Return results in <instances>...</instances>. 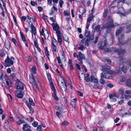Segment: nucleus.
Instances as JSON below:
<instances>
[{
    "mask_svg": "<svg viewBox=\"0 0 131 131\" xmlns=\"http://www.w3.org/2000/svg\"><path fill=\"white\" fill-rule=\"evenodd\" d=\"M10 76L13 79L15 78V75L14 73H11L10 74Z\"/></svg>",
    "mask_w": 131,
    "mask_h": 131,
    "instance_id": "obj_56",
    "label": "nucleus"
},
{
    "mask_svg": "<svg viewBox=\"0 0 131 131\" xmlns=\"http://www.w3.org/2000/svg\"><path fill=\"white\" fill-rule=\"evenodd\" d=\"M61 88L62 91H65L66 90H67V87L66 83H64V84H62Z\"/></svg>",
    "mask_w": 131,
    "mask_h": 131,
    "instance_id": "obj_26",
    "label": "nucleus"
},
{
    "mask_svg": "<svg viewBox=\"0 0 131 131\" xmlns=\"http://www.w3.org/2000/svg\"><path fill=\"white\" fill-rule=\"evenodd\" d=\"M100 25H99L95 27V30L96 31L99 32L100 33L101 32V30L100 29Z\"/></svg>",
    "mask_w": 131,
    "mask_h": 131,
    "instance_id": "obj_29",
    "label": "nucleus"
},
{
    "mask_svg": "<svg viewBox=\"0 0 131 131\" xmlns=\"http://www.w3.org/2000/svg\"><path fill=\"white\" fill-rule=\"evenodd\" d=\"M108 12L107 10H106L105 11L104 13L103 14V17L104 18L106 17V16L107 15V13Z\"/></svg>",
    "mask_w": 131,
    "mask_h": 131,
    "instance_id": "obj_52",
    "label": "nucleus"
},
{
    "mask_svg": "<svg viewBox=\"0 0 131 131\" xmlns=\"http://www.w3.org/2000/svg\"><path fill=\"white\" fill-rule=\"evenodd\" d=\"M78 60H79V61H80V62L79 63L80 64H82L83 63H82V59H81L80 58H79L78 57Z\"/></svg>",
    "mask_w": 131,
    "mask_h": 131,
    "instance_id": "obj_62",
    "label": "nucleus"
},
{
    "mask_svg": "<svg viewBox=\"0 0 131 131\" xmlns=\"http://www.w3.org/2000/svg\"><path fill=\"white\" fill-rule=\"evenodd\" d=\"M102 69L103 72L101 74V78H108L107 75L110 74L111 73L110 67L107 66H102Z\"/></svg>",
    "mask_w": 131,
    "mask_h": 131,
    "instance_id": "obj_2",
    "label": "nucleus"
},
{
    "mask_svg": "<svg viewBox=\"0 0 131 131\" xmlns=\"http://www.w3.org/2000/svg\"><path fill=\"white\" fill-rule=\"evenodd\" d=\"M32 125L34 127H36L38 125V123L37 122L35 121L32 123Z\"/></svg>",
    "mask_w": 131,
    "mask_h": 131,
    "instance_id": "obj_42",
    "label": "nucleus"
},
{
    "mask_svg": "<svg viewBox=\"0 0 131 131\" xmlns=\"http://www.w3.org/2000/svg\"><path fill=\"white\" fill-rule=\"evenodd\" d=\"M119 62H120V64H123V63L125 64V62H124V59L123 57H121V58L119 59Z\"/></svg>",
    "mask_w": 131,
    "mask_h": 131,
    "instance_id": "obj_34",
    "label": "nucleus"
},
{
    "mask_svg": "<svg viewBox=\"0 0 131 131\" xmlns=\"http://www.w3.org/2000/svg\"><path fill=\"white\" fill-rule=\"evenodd\" d=\"M64 40L68 42H69V39L67 37L65 38L64 37H63Z\"/></svg>",
    "mask_w": 131,
    "mask_h": 131,
    "instance_id": "obj_64",
    "label": "nucleus"
},
{
    "mask_svg": "<svg viewBox=\"0 0 131 131\" xmlns=\"http://www.w3.org/2000/svg\"><path fill=\"white\" fill-rule=\"evenodd\" d=\"M64 13L66 15L68 16L69 14L67 11H64Z\"/></svg>",
    "mask_w": 131,
    "mask_h": 131,
    "instance_id": "obj_57",
    "label": "nucleus"
},
{
    "mask_svg": "<svg viewBox=\"0 0 131 131\" xmlns=\"http://www.w3.org/2000/svg\"><path fill=\"white\" fill-rule=\"evenodd\" d=\"M122 30V29L120 27L116 31V36H118L119 34L121 33Z\"/></svg>",
    "mask_w": 131,
    "mask_h": 131,
    "instance_id": "obj_24",
    "label": "nucleus"
},
{
    "mask_svg": "<svg viewBox=\"0 0 131 131\" xmlns=\"http://www.w3.org/2000/svg\"><path fill=\"white\" fill-rule=\"evenodd\" d=\"M107 86L110 88H112L113 86V84H107Z\"/></svg>",
    "mask_w": 131,
    "mask_h": 131,
    "instance_id": "obj_60",
    "label": "nucleus"
},
{
    "mask_svg": "<svg viewBox=\"0 0 131 131\" xmlns=\"http://www.w3.org/2000/svg\"><path fill=\"white\" fill-rule=\"evenodd\" d=\"M102 43L101 42H100L98 44V48L100 49L101 50H103L104 49V47L101 46Z\"/></svg>",
    "mask_w": 131,
    "mask_h": 131,
    "instance_id": "obj_30",
    "label": "nucleus"
},
{
    "mask_svg": "<svg viewBox=\"0 0 131 131\" xmlns=\"http://www.w3.org/2000/svg\"><path fill=\"white\" fill-rule=\"evenodd\" d=\"M52 25L53 30L56 31V34H60L59 27L57 23H53L52 24Z\"/></svg>",
    "mask_w": 131,
    "mask_h": 131,
    "instance_id": "obj_6",
    "label": "nucleus"
},
{
    "mask_svg": "<svg viewBox=\"0 0 131 131\" xmlns=\"http://www.w3.org/2000/svg\"><path fill=\"white\" fill-rule=\"evenodd\" d=\"M107 44V41L105 39L104 41L103 45V46L104 47V48H106Z\"/></svg>",
    "mask_w": 131,
    "mask_h": 131,
    "instance_id": "obj_39",
    "label": "nucleus"
},
{
    "mask_svg": "<svg viewBox=\"0 0 131 131\" xmlns=\"http://www.w3.org/2000/svg\"><path fill=\"white\" fill-rule=\"evenodd\" d=\"M20 36L22 38V39L23 40V41L24 42H25L26 41L25 39V37L23 35V34H22L21 32H20Z\"/></svg>",
    "mask_w": 131,
    "mask_h": 131,
    "instance_id": "obj_37",
    "label": "nucleus"
},
{
    "mask_svg": "<svg viewBox=\"0 0 131 131\" xmlns=\"http://www.w3.org/2000/svg\"><path fill=\"white\" fill-rule=\"evenodd\" d=\"M6 81L7 86L9 88L11 87L12 86V83L10 80L8 79Z\"/></svg>",
    "mask_w": 131,
    "mask_h": 131,
    "instance_id": "obj_18",
    "label": "nucleus"
},
{
    "mask_svg": "<svg viewBox=\"0 0 131 131\" xmlns=\"http://www.w3.org/2000/svg\"><path fill=\"white\" fill-rule=\"evenodd\" d=\"M15 87L16 89H19L21 91L23 90L24 89L23 84L18 80H17L15 84Z\"/></svg>",
    "mask_w": 131,
    "mask_h": 131,
    "instance_id": "obj_5",
    "label": "nucleus"
},
{
    "mask_svg": "<svg viewBox=\"0 0 131 131\" xmlns=\"http://www.w3.org/2000/svg\"><path fill=\"white\" fill-rule=\"evenodd\" d=\"M29 81L30 83L32 84L35 87H36L37 85H36V83L35 82V80L34 78L33 77L32 75H31V77L30 76L29 78Z\"/></svg>",
    "mask_w": 131,
    "mask_h": 131,
    "instance_id": "obj_10",
    "label": "nucleus"
},
{
    "mask_svg": "<svg viewBox=\"0 0 131 131\" xmlns=\"http://www.w3.org/2000/svg\"><path fill=\"white\" fill-rule=\"evenodd\" d=\"M131 91L129 90H126L125 91V93L127 94H130Z\"/></svg>",
    "mask_w": 131,
    "mask_h": 131,
    "instance_id": "obj_51",
    "label": "nucleus"
},
{
    "mask_svg": "<svg viewBox=\"0 0 131 131\" xmlns=\"http://www.w3.org/2000/svg\"><path fill=\"white\" fill-rule=\"evenodd\" d=\"M114 51L117 52V53L118 55L122 54L125 53L126 52V51L125 50L122 49H115L114 50Z\"/></svg>",
    "mask_w": 131,
    "mask_h": 131,
    "instance_id": "obj_9",
    "label": "nucleus"
},
{
    "mask_svg": "<svg viewBox=\"0 0 131 131\" xmlns=\"http://www.w3.org/2000/svg\"><path fill=\"white\" fill-rule=\"evenodd\" d=\"M26 105H27V106L28 107V108H29V109L30 110V112H32L33 111V109H32V107L31 106V105H29V104H28V102L27 101H26L25 102Z\"/></svg>",
    "mask_w": 131,
    "mask_h": 131,
    "instance_id": "obj_22",
    "label": "nucleus"
},
{
    "mask_svg": "<svg viewBox=\"0 0 131 131\" xmlns=\"http://www.w3.org/2000/svg\"><path fill=\"white\" fill-rule=\"evenodd\" d=\"M78 57L79 58L85 60V59L83 54H82L80 52H79Z\"/></svg>",
    "mask_w": 131,
    "mask_h": 131,
    "instance_id": "obj_19",
    "label": "nucleus"
},
{
    "mask_svg": "<svg viewBox=\"0 0 131 131\" xmlns=\"http://www.w3.org/2000/svg\"><path fill=\"white\" fill-rule=\"evenodd\" d=\"M55 108L56 110L57 111V112H59L61 113L63 111V110L62 108H60L58 106H56L55 107Z\"/></svg>",
    "mask_w": 131,
    "mask_h": 131,
    "instance_id": "obj_25",
    "label": "nucleus"
},
{
    "mask_svg": "<svg viewBox=\"0 0 131 131\" xmlns=\"http://www.w3.org/2000/svg\"><path fill=\"white\" fill-rule=\"evenodd\" d=\"M125 89L123 88H120L119 90V93L121 94H124L125 92H124Z\"/></svg>",
    "mask_w": 131,
    "mask_h": 131,
    "instance_id": "obj_23",
    "label": "nucleus"
},
{
    "mask_svg": "<svg viewBox=\"0 0 131 131\" xmlns=\"http://www.w3.org/2000/svg\"><path fill=\"white\" fill-rule=\"evenodd\" d=\"M25 123L24 120L20 119L18 120L17 122V124L18 125H20L21 124L23 123Z\"/></svg>",
    "mask_w": 131,
    "mask_h": 131,
    "instance_id": "obj_27",
    "label": "nucleus"
},
{
    "mask_svg": "<svg viewBox=\"0 0 131 131\" xmlns=\"http://www.w3.org/2000/svg\"><path fill=\"white\" fill-rule=\"evenodd\" d=\"M100 82L102 84H104L105 83V81L102 78L100 79Z\"/></svg>",
    "mask_w": 131,
    "mask_h": 131,
    "instance_id": "obj_47",
    "label": "nucleus"
},
{
    "mask_svg": "<svg viewBox=\"0 0 131 131\" xmlns=\"http://www.w3.org/2000/svg\"><path fill=\"white\" fill-rule=\"evenodd\" d=\"M93 16H90L87 19V22L88 23H90V21H91L92 19L93 18Z\"/></svg>",
    "mask_w": 131,
    "mask_h": 131,
    "instance_id": "obj_40",
    "label": "nucleus"
},
{
    "mask_svg": "<svg viewBox=\"0 0 131 131\" xmlns=\"http://www.w3.org/2000/svg\"><path fill=\"white\" fill-rule=\"evenodd\" d=\"M0 75V79L3 81V83L5 81H6L8 79L7 75L5 74H4L2 72L1 73Z\"/></svg>",
    "mask_w": 131,
    "mask_h": 131,
    "instance_id": "obj_8",
    "label": "nucleus"
},
{
    "mask_svg": "<svg viewBox=\"0 0 131 131\" xmlns=\"http://www.w3.org/2000/svg\"><path fill=\"white\" fill-rule=\"evenodd\" d=\"M63 3V2L61 0H60L59 2V4L60 5V6L61 7H62V5Z\"/></svg>",
    "mask_w": 131,
    "mask_h": 131,
    "instance_id": "obj_48",
    "label": "nucleus"
},
{
    "mask_svg": "<svg viewBox=\"0 0 131 131\" xmlns=\"http://www.w3.org/2000/svg\"><path fill=\"white\" fill-rule=\"evenodd\" d=\"M7 72L8 73H10L11 72V71L10 68H8L7 70Z\"/></svg>",
    "mask_w": 131,
    "mask_h": 131,
    "instance_id": "obj_58",
    "label": "nucleus"
},
{
    "mask_svg": "<svg viewBox=\"0 0 131 131\" xmlns=\"http://www.w3.org/2000/svg\"><path fill=\"white\" fill-rule=\"evenodd\" d=\"M125 84L127 86L130 87L131 86V79H129L126 82Z\"/></svg>",
    "mask_w": 131,
    "mask_h": 131,
    "instance_id": "obj_17",
    "label": "nucleus"
},
{
    "mask_svg": "<svg viewBox=\"0 0 131 131\" xmlns=\"http://www.w3.org/2000/svg\"><path fill=\"white\" fill-rule=\"evenodd\" d=\"M116 71H117V73L121 74L122 73V71L121 70V69H116Z\"/></svg>",
    "mask_w": 131,
    "mask_h": 131,
    "instance_id": "obj_46",
    "label": "nucleus"
},
{
    "mask_svg": "<svg viewBox=\"0 0 131 131\" xmlns=\"http://www.w3.org/2000/svg\"><path fill=\"white\" fill-rule=\"evenodd\" d=\"M121 2L123 3H125L127 4L128 5L129 4V3L125 1V0H118L117 2L118 3H119Z\"/></svg>",
    "mask_w": 131,
    "mask_h": 131,
    "instance_id": "obj_33",
    "label": "nucleus"
},
{
    "mask_svg": "<svg viewBox=\"0 0 131 131\" xmlns=\"http://www.w3.org/2000/svg\"><path fill=\"white\" fill-rule=\"evenodd\" d=\"M93 38H94L93 36H91L89 38H88L87 39H89V40H90V41H91L93 39Z\"/></svg>",
    "mask_w": 131,
    "mask_h": 131,
    "instance_id": "obj_55",
    "label": "nucleus"
},
{
    "mask_svg": "<svg viewBox=\"0 0 131 131\" xmlns=\"http://www.w3.org/2000/svg\"><path fill=\"white\" fill-rule=\"evenodd\" d=\"M16 96L18 98H22L23 96V94L21 93H18Z\"/></svg>",
    "mask_w": 131,
    "mask_h": 131,
    "instance_id": "obj_38",
    "label": "nucleus"
},
{
    "mask_svg": "<svg viewBox=\"0 0 131 131\" xmlns=\"http://www.w3.org/2000/svg\"><path fill=\"white\" fill-rule=\"evenodd\" d=\"M79 11L82 15L85 13V9L83 7H81L79 8Z\"/></svg>",
    "mask_w": 131,
    "mask_h": 131,
    "instance_id": "obj_20",
    "label": "nucleus"
},
{
    "mask_svg": "<svg viewBox=\"0 0 131 131\" xmlns=\"http://www.w3.org/2000/svg\"><path fill=\"white\" fill-rule=\"evenodd\" d=\"M105 28L114 27L113 20L111 16H108L106 23L104 26Z\"/></svg>",
    "mask_w": 131,
    "mask_h": 131,
    "instance_id": "obj_3",
    "label": "nucleus"
},
{
    "mask_svg": "<svg viewBox=\"0 0 131 131\" xmlns=\"http://www.w3.org/2000/svg\"><path fill=\"white\" fill-rule=\"evenodd\" d=\"M126 79V78L125 77H121L120 79V81L123 82Z\"/></svg>",
    "mask_w": 131,
    "mask_h": 131,
    "instance_id": "obj_35",
    "label": "nucleus"
},
{
    "mask_svg": "<svg viewBox=\"0 0 131 131\" xmlns=\"http://www.w3.org/2000/svg\"><path fill=\"white\" fill-rule=\"evenodd\" d=\"M75 66L79 70H80L81 67L80 66L79 64L77 63H76L75 64Z\"/></svg>",
    "mask_w": 131,
    "mask_h": 131,
    "instance_id": "obj_53",
    "label": "nucleus"
},
{
    "mask_svg": "<svg viewBox=\"0 0 131 131\" xmlns=\"http://www.w3.org/2000/svg\"><path fill=\"white\" fill-rule=\"evenodd\" d=\"M79 46L80 47L78 48V49L82 51L85 48V47H84L83 44H80Z\"/></svg>",
    "mask_w": 131,
    "mask_h": 131,
    "instance_id": "obj_28",
    "label": "nucleus"
},
{
    "mask_svg": "<svg viewBox=\"0 0 131 131\" xmlns=\"http://www.w3.org/2000/svg\"><path fill=\"white\" fill-rule=\"evenodd\" d=\"M4 46L8 50H9L10 49V44L9 41H6L4 43Z\"/></svg>",
    "mask_w": 131,
    "mask_h": 131,
    "instance_id": "obj_13",
    "label": "nucleus"
},
{
    "mask_svg": "<svg viewBox=\"0 0 131 131\" xmlns=\"http://www.w3.org/2000/svg\"><path fill=\"white\" fill-rule=\"evenodd\" d=\"M109 97L111 99V102H115L116 101V99L114 97H116L115 94L109 95Z\"/></svg>",
    "mask_w": 131,
    "mask_h": 131,
    "instance_id": "obj_14",
    "label": "nucleus"
},
{
    "mask_svg": "<svg viewBox=\"0 0 131 131\" xmlns=\"http://www.w3.org/2000/svg\"><path fill=\"white\" fill-rule=\"evenodd\" d=\"M90 82H93L94 83L97 84L98 81L97 79L95 78L94 76L92 75L90 76Z\"/></svg>",
    "mask_w": 131,
    "mask_h": 131,
    "instance_id": "obj_11",
    "label": "nucleus"
},
{
    "mask_svg": "<svg viewBox=\"0 0 131 131\" xmlns=\"http://www.w3.org/2000/svg\"><path fill=\"white\" fill-rule=\"evenodd\" d=\"M31 29V32L32 34H33L34 35H35L36 32V29L32 23H31L30 26Z\"/></svg>",
    "mask_w": 131,
    "mask_h": 131,
    "instance_id": "obj_12",
    "label": "nucleus"
},
{
    "mask_svg": "<svg viewBox=\"0 0 131 131\" xmlns=\"http://www.w3.org/2000/svg\"><path fill=\"white\" fill-rule=\"evenodd\" d=\"M52 46L53 47V51H57V47L55 45H53V44Z\"/></svg>",
    "mask_w": 131,
    "mask_h": 131,
    "instance_id": "obj_54",
    "label": "nucleus"
},
{
    "mask_svg": "<svg viewBox=\"0 0 131 131\" xmlns=\"http://www.w3.org/2000/svg\"><path fill=\"white\" fill-rule=\"evenodd\" d=\"M15 60L14 57H12L10 58L9 56H7L5 60V64L7 67H10L13 64L14 61Z\"/></svg>",
    "mask_w": 131,
    "mask_h": 131,
    "instance_id": "obj_4",
    "label": "nucleus"
},
{
    "mask_svg": "<svg viewBox=\"0 0 131 131\" xmlns=\"http://www.w3.org/2000/svg\"><path fill=\"white\" fill-rule=\"evenodd\" d=\"M41 126L39 125L37 127V131H42V130L41 129Z\"/></svg>",
    "mask_w": 131,
    "mask_h": 131,
    "instance_id": "obj_49",
    "label": "nucleus"
},
{
    "mask_svg": "<svg viewBox=\"0 0 131 131\" xmlns=\"http://www.w3.org/2000/svg\"><path fill=\"white\" fill-rule=\"evenodd\" d=\"M47 78L49 82L51 89L53 90V92L52 93V95L54 98L57 101H58L59 100V98L56 95V90L54 86L52 83V81L51 80V77L50 74H48L47 75Z\"/></svg>",
    "mask_w": 131,
    "mask_h": 131,
    "instance_id": "obj_1",
    "label": "nucleus"
},
{
    "mask_svg": "<svg viewBox=\"0 0 131 131\" xmlns=\"http://www.w3.org/2000/svg\"><path fill=\"white\" fill-rule=\"evenodd\" d=\"M38 9L39 12H41L42 10V8L40 6H38Z\"/></svg>",
    "mask_w": 131,
    "mask_h": 131,
    "instance_id": "obj_63",
    "label": "nucleus"
},
{
    "mask_svg": "<svg viewBox=\"0 0 131 131\" xmlns=\"http://www.w3.org/2000/svg\"><path fill=\"white\" fill-rule=\"evenodd\" d=\"M28 104L30 105L34 106L35 105V104L34 102L32 99L30 98L29 99V103Z\"/></svg>",
    "mask_w": 131,
    "mask_h": 131,
    "instance_id": "obj_21",
    "label": "nucleus"
},
{
    "mask_svg": "<svg viewBox=\"0 0 131 131\" xmlns=\"http://www.w3.org/2000/svg\"><path fill=\"white\" fill-rule=\"evenodd\" d=\"M60 34H57V36L58 41L59 44L61 45L62 44V42L61 36Z\"/></svg>",
    "mask_w": 131,
    "mask_h": 131,
    "instance_id": "obj_16",
    "label": "nucleus"
},
{
    "mask_svg": "<svg viewBox=\"0 0 131 131\" xmlns=\"http://www.w3.org/2000/svg\"><path fill=\"white\" fill-rule=\"evenodd\" d=\"M76 103L75 101H71V104L72 106L75 108V105Z\"/></svg>",
    "mask_w": 131,
    "mask_h": 131,
    "instance_id": "obj_44",
    "label": "nucleus"
},
{
    "mask_svg": "<svg viewBox=\"0 0 131 131\" xmlns=\"http://www.w3.org/2000/svg\"><path fill=\"white\" fill-rule=\"evenodd\" d=\"M126 63L129 66L131 67V69L130 70V71L131 72V59H130L127 61L126 62Z\"/></svg>",
    "mask_w": 131,
    "mask_h": 131,
    "instance_id": "obj_32",
    "label": "nucleus"
},
{
    "mask_svg": "<svg viewBox=\"0 0 131 131\" xmlns=\"http://www.w3.org/2000/svg\"><path fill=\"white\" fill-rule=\"evenodd\" d=\"M90 41V40H89L88 39H87L86 41H85V45L87 46H89V42Z\"/></svg>",
    "mask_w": 131,
    "mask_h": 131,
    "instance_id": "obj_45",
    "label": "nucleus"
},
{
    "mask_svg": "<svg viewBox=\"0 0 131 131\" xmlns=\"http://www.w3.org/2000/svg\"><path fill=\"white\" fill-rule=\"evenodd\" d=\"M53 45H57V41L55 39H54L52 40V45H53Z\"/></svg>",
    "mask_w": 131,
    "mask_h": 131,
    "instance_id": "obj_43",
    "label": "nucleus"
},
{
    "mask_svg": "<svg viewBox=\"0 0 131 131\" xmlns=\"http://www.w3.org/2000/svg\"><path fill=\"white\" fill-rule=\"evenodd\" d=\"M74 128L76 131H86V130L84 127H82L81 126H75Z\"/></svg>",
    "mask_w": 131,
    "mask_h": 131,
    "instance_id": "obj_7",
    "label": "nucleus"
},
{
    "mask_svg": "<svg viewBox=\"0 0 131 131\" xmlns=\"http://www.w3.org/2000/svg\"><path fill=\"white\" fill-rule=\"evenodd\" d=\"M56 115L59 118H61V114L58 112H56Z\"/></svg>",
    "mask_w": 131,
    "mask_h": 131,
    "instance_id": "obj_41",
    "label": "nucleus"
},
{
    "mask_svg": "<svg viewBox=\"0 0 131 131\" xmlns=\"http://www.w3.org/2000/svg\"><path fill=\"white\" fill-rule=\"evenodd\" d=\"M71 13L72 17H74V10L73 9H72L71 10Z\"/></svg>",
    "mask_w": 131,
    "mask_h": 131,
    "instance_id": "obj_61",
    "label": "nucleus"
},
{
    "mask_svg": "<svg viewBox=\"0 0 131 131\" xmlns=\"http://www.w3.org/2000/svg\"><path fill=\"white\" fill-rule=\"evenodd\" d=\"M57 59L58 61V62L59 63H61L60 58L59 57H57Z\"/></svg>",
    "mask_w": 131,
    "mask_h": 131,
    "instance_id": "obj_59",
    "label": "nucleus"
},
{
    "mask_svg": "<svg viewBox=\"0 0 131 131\" xmlns=\"http://www.w3.org/2000/svg\"><path fill=\"white\" fill-rule=\"evenodd\" d=\"M68 123L66 121H64L62 123V125H63V126H65L68 125Z\"/></svg>",
    "mask_w": 131,
    "mask_h": 131,
    "instance_id": "obj_50",
    "label": "nucleus"
},
{
    "mask_svg": "<svg viewBox=\"0 0 131 131\" xmlns=\"http://www.w3.org/2000/svg\"><path fill=\"white\" fill-rule=\"evenodd\" d=\"M127 67L125 66L123 67L121 69L122 72H123L124 73H125L127 71Z\"/></svg>",
    "mask_w": 131,
    "mask_h": 131,
    "instance_id": "obj_31",
    "label": "nucleus"
},
{
    "mask_svg": "<svg viewBox=\"0 0 131 131\" xmlns=\"http://www.w3.org/2000/svg\"><path fill=\"white\" fill-rule=\"evenodd\" d=\"M31 70L32 72L34 74H35L36 73V67L35 66H33L31 68Z\"/></svg>",
    "mask_w": 131,
    "mask_h": 131,
    "instance_id": "obj_36",
    "label": "nucleus"
},
{
    "mask_svg": "<svg viewBox=\"0 0 131 131\" xmlns=\"http://www.w3.org/2000/svg\"><path fill=\"white\" fill-rule=\"evenodd\" d=\"M30 128V126L27 123H25L23 125V126L22 127V129L24 131L28 129H29Z\"/></svg>",
    "mask_w": 131,
    "mask_h": 131,
    "instance_id": "obj_15",
    "label": "nucleus"
}]
</instances>
